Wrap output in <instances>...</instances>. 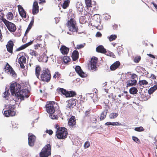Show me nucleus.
<instances>
[{"label": "nucleus", "mask_w": 157, "mask_h": 157, "mask_svg": "<svg viewBox=\"0 0 157 157\" xmlns=\"http://www.w3.org/2000/svg\"><path fill=\"white\" fill-rule=\"evenodd\" d=\"M26 58L25 57L22 56L18 59V63L20 65V67L21 68L24 69L25 68V66L24 64L26 63Z\"/></svg>", "instance_id": "nucleus-14"}, {"label": "nucleus", "mask_w": 157, "mask_h": 157, "mask_svg": "<svg viewBox=\"0 0 157 157\" xmlns=\"http://www.w3.org/2000/svg\"><path fill=\"white\" fill-rule=\"evenodd\" d=\"M136 69L139 72H145L146 71L145 68L140 66L137 67Z\"/></svg>", "instance_id": "nucleus-39"}, {"label": "nucleus", "mask_w": 157, "mask_h": 157, "mask_svg": "<svg viewBox=\"0 0 157 157\" xmlns=\"http://www.w3.org/2000/svg\"><path fill=\"white\" fill-rule=\"evenodd\" d=\"M67 26L69 30L73 32H77L78 28L76 25V23L75 20L71 18L67 23Z\"/></svg>", "instance_id": "nucleus-3"}, {"label": "nucleus", "mask_w": 157, "mask_h": 157, "mask_svg": "<svg viewBox=\"0 0 157 157\" xmlns=\"http://www.w3.org/2000/svg\"><path fill=\"white\" fill-rule=\"evenodd\" d=\"M85 2L87 7H90L91 6V0H85Z\"/></svg>", "instance_id": "nucleus-44"}, {"label": "nucleus", "mask_w": 157, "mask_h": 157, "mask_svg": "<svg viewBox=\"0 0 157 157\" xmlns=\"http://www.w3.org/2000/svg\"><path fill=\"white\" fill-rule=\"evenodd\" d=\"M57 90L58 93L65 95L66 97L67 96H68V92L65 89L63 88H58Z\"/></svg>", "instance_id": "nucleus-24"}, {"label": "nucleus", "mask_w": 157, "mask_h": 157, "mask_svg": "<svg viewBox=\"0 0 157 157\" xmlns=\"http://www.w3.org/2000/svg\"><path fill=\"white\" fill-rule=\"evenodd\" d=\"M121 125V124L120 123L117 122H112V125L113 126H118V125Z\"/></svg>", "instance_id": "nucleus-56"}, {"label": "nucleus", "mask_w": 157, "mask_h": 157, "mask_svg": "<svg viewBox=\"0 0 157 157\" xmlns=\"http://www.w3.org/2000/svg\"><path fill=\"white\" fill-rule=\"evenodd\" d=\"M68 92V96H66V97H72L76 95V93L74 91H70Z\"/></svg>", "instance_id": "nucleus-38"}, {"label": "nucleus", "mask_w": 157, "mask_h": 157, "mask_svg": "<svg viewBox=\"0 0 157 157\" xmlns=\"http://www.w3.org/2000/svg\"><path fill=\"white\" fill-rule=\"evenodd\" d=\"M38 78L42 81L48 82L51 78L50 71L48 68H44Z\"/></svg>", "instance_id": "nucleus-1"}, {"label": "nucleus", "mask_w": 157, "mask_h": 157, "mask_svg": "<svg viewBox=\"0 0 157 157\" xmlns=\"http://www.w3.org/2000/svg\"><path fill=\"white\" fill-rule=\"evenodd\" d=\"M68 134L67 129L65 127H61L57 130L56 135L58 139H63L67 137Z\"/></svg>", "instance_id": "nucleus-2"}, {"label": "nucleus", "mask_w": 157, "mask_h": 157, "mask_svg": "<svg viewBox=\"0 0 157 157\" xmlns=\"http://www.w3.org/2000/svg\"><path fill=\"white\" fill-rule=\"evenodd\" d=\"M90 146V143L89 141H86L85 143L84 147L85 148H87Z\"/></svg>", "instance_id": "nucleus-53"}, {"label": "nucleus", "mask_w": 157, "mask_h": 157, "mask_svg": "<svg viewBox=\"0 0 157 157\" xmlns=\"http://www.w3.org/2000/svg\"><path fill=\"white\" fill-rule=\"evenodd\" d=\"M51 146L50 144L45 145L40 153V157H48L51 154Z\"/></svg>", "instance_id": "nucleus-4"}, {"label": "nucleus", "mask_w": 157, "mask_h": 157, "mask_svg": "<svg viewBox=\"0 0 157 157\" xmlns=\"http://www.w3.org/2000/svg\"><path fill=\"white\" fill-rule=\"evenodd\" d=\"M137 91L138 90L135 87H132L129 89V92L131 94H136L137 93Z\"/></svg>", "instance_id": "nucleus-28"}, {"label": "nucleus", "mask_w": 157, "mask_h": 157, "mask_svg": "<svg viewBox=\"0 0 157 157\" xmlns=\"http://www.w3.org/2000/svg\"><path fill=\"white\" fill-rule=\"evenodd\" d=\"M15 96L18 99L24 100L25 98H28L29 95L26 94L25 90V89H22L21 90H19L15 94Z\"/></svg>", "instance_id": "nucleus-9"}, {"label": "nucleus", "mask_w": 157, "mask_h": 157, "mask_svg": "<svg viewBox=\"0 0 157 157\" xmlns=\"http://www.w3.org/2000/svg\"><path fill=\"white\" fill-rule=\"evenodd\" d=\"M71 0H65L63 1L64 2L63 3L62 7L64 9H66L69 6Z\"/></svg>", "instance_id": "nucleus-25"}, {"label": "nucleus", "mask_w": 157, "mask_h": 157, "mask_svg": "<svg viewBox=\"0 0 157 157\" xmlns=\"http://www.w3.org/2000/svg\"><path fill=\"white\" fill-rule=\"evenodd\" d=\"M140 86L146 85L148 84V82L145 80H140L139 82Z\"/></svg>", "instance_id": "nucleus-40"}, {"label": "nucleus", "mask_w": 157, "mask_h": 157, "mask_svg": "<svg viewBox=\"0 0 157 157\" xmlns=\"http://www.w3.org/2000/svg\"><path fill=\"white\" fill-rule=\"evenodd\" d=\"M41 68L39 65H37L35 68V75L37 78L40 77L41 73Z\"/></svg>", "instance_id": "nucleus-23"}, {"label": "nucleus", "mask_w": 157, "mask_h": 157, "mask_svg": "<svg viewBox=\"0 0 157 157\" xmlns=\"http://www.w3.org/2000/svg\"><path fill=\"white\" fill-rule=\"evenodd\" d=\"M151 77L153 79H155L156 78V76L154 74H152L151 76Z\"/></svg>", "instance_id": "nucleus-63"}, {"label": "nucleus", "mask_w": 157, "mask_h": 157, "mask_svg": "<svg viewBox=\"0 0 157 157\" xmlns=\"http://www.w3.org/2000/svg\"><path fill=\"white\" fill-rule=\"evenodd\" d=\"M137 75L136 74H133L131 76V79L132 80H136V78H137Z\"/></svg>", "instance_id": "nucleus-58"}, {"label": "nucleus", "mask_w": 157, "mask_h": 157, "mask_svg": "<svg viewBox=\"0 0 157 157\" xmlns=\"http://www.w3.org/2000/svg\"><path fill=\"white\" fill-rule=\"evenodd\" d=\"M42 45L41 44H37L34 45V48L36 49H38L39 48H42Z\"/></svg>", "instance_id": "nucleus-51"}, {"label": "nucleus", "mask_w": 157, "mask_h": 157, "mask_svg": "<svg viewBox=\"0 0 157 157\" xmlns=\"http://www.w3.org/2000/svg\"><path fill=\"white\" fill-rule=\"evenodd\" d=\"M107 55L108 56H109L111 57H112L114 58L115 57V56L114 54V53L111 52H108V54H107Z\"/></svg>", "instance_id": "nucleus-52"}, {"label": "nucleus", "mask_w": 157, "mask_h": 157, "mask_svg": "<svg viewBox=\"0 0 157 157\" xmlns=\"http://www.w3.org/2000/svg\"><path fill=\"white\" fill-rule=\"evenodd\" d=\"M120 63L119 61H117L114 62L110 66V68L111 71L116 70L120 65Z\"/></svg>", "instance_id": "nucleus-19"}, {"label": "nucleus", "mask_w": 157, "mask_h": 157, "mask_svg": "<svg viewBox=\"0 0 157 157\" xmlns=\"http://www.w3.org/2000/svg\"><path fill=\"white\" fill-rule=\"evenodd\" d=\"M21 88V85L17 82L11 84L10 86V90L11 94L13 95L14 96L17 92L19 90H20Z\"/></svg>", "instance_id": "nucleus-7"}, {"label": "nucleus", "mask_w": 157, "mask_h": 157, "mask_svg": "<svg viewBox=\"0 0 157 157\" xmlns=\"http://www.w3.org/2000/svg\"><path fill=\"white\" fill-rule=\"evenodd\" d=\"M3 22L10 32H14L15 31L16 27L14 24L9 21L6 19H4Z\"/></svg>", "instance_id": "nucleus-8"}, {"label": "nucleus", "mask_w": 157, "mask_h": 157, "mask_svg": "<svg viewBox=\"0 0 157 157\" xmlns=\"http://www.w3.org/2000/svg\"><path fill=\"white\" fill-rule=\"evenodd\" d=\"M91 113V110L90 109H88L86 110L84 113L85 117H88L90 116Z\"/></svg>", "instance_id": "nucleus-46"}, {"label": "nucleus", "mask_w": 157, "mask_h": 157, "mask_svg": "<svg viewBox=\"0 0 157 157\" xmlns=\"http://www.w3.org/2000/svg\"><path fill=\"white\" fill-rule=\"evenodd\" d=\"M14 105L12 106L11 105H10L9 106V108L10 109L4 111V115L6 117L14 116L16 114V112L13 110L14 109Z\"/></svg>", "instance_id": "nucleus-10"}, {"label": "nucleus", "mask_w": 157, "mask_h": 157, "mask_svg": "<svg viewBox=\"0 0 157 157\" xmlns=\"http://www.w3.org/2000/svg\"><path fill=\"white\" fill-rule=\"evenodd\" d=\"M63 62L65 63H67L69 62L71 60V59L69 57L67 56H65L63 58Z\"/></svg>", "instance_id": "nucleus-42"}, {"label": "nucleus", "mask_w": 157, "mask_h": 157, "mask_svg": "<svg viewBox=\"0 0 157 157\" xmlns=\"http://www.w3.org/2000/svg\"><path fill=\"white\" fill-rule=\"evenodd\" d=\"M19 13L21 17L26 18V13L22 6L21 5L17 6Z\"/></svg>", "instance_id": "nucleus-16"}, {"label": "nucleus", "mask_w": 157, "mask_h": 157, "mask_svg": "<svg viewBox=\"0 0 157 157\" xmlns=\"http://www.w3.org/2000/svg\"><path fill=\"white\" fill-rule=\"evenodd\" d=\"M46 132L47 133L49 134L50 135H51L53 133V131L51 129L49 130H47L46 131Z\"/></svg>", "instance_id": "nucleus-57"}, {"label": "nucleus", "mask_w": 157, "mask_h": 157, "mask_svg": "<svg viewBox=\"0 0 157 157\" xmlns=\"http://www.w3.org/2000/svg\"><path fill=\"white\" fill-rule=\"evenodd\" d=\"M6 18L9 20H11L13 18V15L12 12H9L7 13L6 15Z\"/></svg>", "instance_id": "nucleus-29"}, {"label": "nucleus", "mask_w": 157, "mask_h": 157, "mask_svg": "<svg viewBox=\"0 0 157 157\" xmlns=\"http://www.w3.org/2000/svg\"><path fill=\"white\" fill-rule=\"evenodd\" d=\"M68 125L70 126L73 127L76 125V122L75 120V118L74 116H72L69 119L68 122Z\"/></svg>", "instance_id": "nucleus-18"}, {"label": "nucleus", "mask_w": 157, "mask_h": 157, "mask_svg": "<svg viewBox=\"0 0 157 157\" xmlns=\"http://www.w3.org/2000/svg\"><path fill=\"white\" fill-rule=\"evenodd\" d=\"M60 76V74L59 73V72L56 71V72L55 74L53 75V77L55 78H59Z\"/></svg>", "instance_id": "nucleus-49"}, {"label": "nucleus", "mask_w": 157, "mask_h": 157, "mask_svg": "<svg viewBox=\"0 0 157 157\" xmlns=\"http://www.w3.org/2000/svg\"><path fill=\"white\" fill-rule=\"evenodd\" d=\"M98 60V59L97 57L94 56L92 57L88 64V67L92 71H95L98 69L97 66Z\"/></svg>", "instance_id": "nucleus-5"}, {"label": "nucleus", "mask_w": 157, "mask_h": 157, "mask_svg": "<svg viewBox=\"0 0 157 157\" xmlns=\"http://www.w3.org/2000/svg\"><path fill=\"white\" fill-rule=\"evenodd\" d=\"M61 52L63 55H67L68 54L69 51V48L66 46L63 45L60 48Z\"/></svg>", "instance_id": "nucleus-20"}, {"label": "nucleus", "mask_w": 157, "mask_h": 157, "mask_svg": "<svg viewBox=\"0 0 157 157\" xmlns=\"http://www.w3.org/2000/svg\"><path fill=\"white\" fill-rule=\"evenodd\" d=\"M157 89V86L156 85H155L153 87H151L148 90V93L150 94H152Z\"/></svg>", "instance_id": "nucleus-31"}, {"label": "nucleus", "mask_w": 157, "mask_h": 157, "mask_svg": "<svg viewBox=\"0 0 157 157\" xmlns=\"http://www.w3.org/2000/svg\"><path fill=\"white\" fill-rule=\"evenodd\" d=\"M136 80L129 79L127 82V86H135L136 84Z\"/></svg>", "instance_id": "nucleus-22"}, {"label": "nucleus", "mask_w": 157, "mask_h": 157, "mask_svg": "<svg viewBox=\"0 0 157 157\" xmlns=\"http://www.w3.org/2000/svg\"><path fill=\"white\" fill-rule=\"evenodd\" d=\"M21 47V48H22V49L23 50V49H25L26 47H27V45L26 44H25L24 45H22Z\"/></svg>", "instance_id": "nucleus-60"}, {"label": "nucleus", "mask_w": 157, "mask_h": 157, "mask_svg": "<svg viewBox=\"0 0 157 157\" xmlns=\"http://www.w3.org/2000/svg\"><path fill=\"white\" fill-rule=\"evenodd\" d=\"M132 140L136 143L140 144V140L136 137L133 136L132 137Z\"/></svg>", "instance_id": "nucleus-48"}, {"label": "nucleus", "mask_w": 157, "mask_h": 157, "mask_svg": "<svg viewBox=\"0 0 157 157\" xmlns=\"http://www.w3.org/2000/svg\"><path fill=\"white\" fill-rule=\"evenodd\" d=\"M118 116L117 113H112L109 115V117L110 119H113L116 118Z\"/></svg>", "instance_id": "nucleus-34"}, {"label": "nucleus", "mask_w": 157, "mask_h": 157, "mask_svg": "<svg viewBox=\"0 0 157 157\" xmlns=\"http://www.w3.org/2000/svg\"><path fill=\"white\" fill-rule=\"evenodd\" d=\"M117 38V36L116 35H112L109 37V39L110 41H111L115 40Z\"/></svg>", "instance_id": "nucleus-43"}, {"label": "nucleus", "mask_w": 157, "mask_h": 157, "mask_svg": "<svg viewBox=\"0 0 157 157\" xmlns=\"http://www.w3.org/2000/svg\"><path fill=\"white\" fill-rule=\"evenodd\" d=\"M147 55L149 56L150 57H151V58H154V59L155 58V56L151 54H147Z\"/></svg>", "instance_id": "nucleus-62"}, {"label": "nucleus", "mask_w": 157, "mask_h": 157, "mask_svg": "<svg viewBox=\"0 0 157 157\" xmlns=\"http://www.w3.org/2000/svg\"><path fill=\"white\" fill-rule=\"evenodd\" d=\"M50 114L49 115L50 117L52 119L57 120L58 118V115L56 114V113L54 114L53 113H50Z\"/></svg>", "instance_id": "nucleus-35"}, {"label": "nucleus", "mask_w": 157, "mask_h": 157, "mask_svg": "<svg viewBox=\"0 0 157 157\" xmlns=\"http://www.w3.org/2000/svg\"><path fill=\"white\" fill-rule=\"evenodd\" d=\"M28 136L29 145L31 147H33L34 145L36 137L34 135L30 133H28Z\"/></svg>", "instance_id": "nucleus-12"}, {"label": "nucleus", "mask_w": 157, "mask_h": 157, "mask_svg": "<svg viewBox=\"0 0 157 157\" xmlns=\"http://www.w3.org/2000/svg\"><path fill=\"white\" fill-rule=\"evenodd\" d=\"M33 43V40L30 41L28 43H26V44H27V47H28V46L32 44Z\"/></svg>", "instance_id": "nucleus-61"}, {"label": "nucleus", "mask_w": 157, "mask_h": 157, "mask_svg": "<svg viewBox=\"0 0 157 157\" xmlns=\"http://www.w3.org/2000/svg\"><path fill=\"white\" fill-rule=\"evenodd\" d=\"M4 69L6 72L10 74L12 77L15 78L17 77V74L8 63H6Z\"/></svg>", "instance_id": "nucleus-11"}, {"label": "nucleus", "mask_w": 157, "mask_h": 157, "mask_svg": "<svg viewBox=\"0 0 157 157\" xmlns=\"http://www.w3.org/2000/svg\"><path fill=\"white\" fill-rule=\"evenodd\" d=\"M76 7L78 10L79 12H81L82 11L83 6L81 2H78L76 4Z\"/></svg>", "instance_id": "nucleus-26"}, {"label": "nucleus", "mask_w": 157, "mask_h": 157, "mask_svg": "<svg viewBox=\"0 0 157 157\" xmlns=\"http://www.w3.org/2000/svg\"><path fill=\"white\" fill-rule=\"evenodd\" d=\"M75 71L79 75L82 77H84L86 76V74L83 72L81 67L79 66H77L75 68Z\"/></svg>", "instance_id": "nucleus-17"}, {"label": "nucleus", "mask_w": 157, "mask_h": 157, "mask_svg": "<svg viewBox=\"0 0 157 157\" xmlns=\"http://www.w3.org/2000/svg\"><path fill=\"white\" fill-rule=\"evenodd\" d=\"M141 57L140 56H137L134 57L133 61L135 63H138L141 60Z\"/></svg>", "instance_id": "nucleus-37"}, {"label": "nucleus", "mask_w": 157, "mask_h": 157, "mask_svg": "<svg viewBox=\"0 0 157 157\" xmlns=\"http://www.w3.org/2000/svg\"><path fill=\"white\" fill-rule=\"evenodd\" d=\"M107 110H105L103 112L101 115L100 119L101 120H104L106 117L107 113Z\"/></svg>", "instance_id": "nucleus-30"}, {"label": "nucleus", "mask_w": 157, "mask_h": 157, "mask_svg": "<svg viewBox=\"0 0 157 157\" xmlns=\"http://www.w3.org/2000/svg\"><path fill=\"white\" fill-rule=\"evenodd\" d=\"M30 54L32 56L35 57L38 56L39 55V54L37 52L32 50H30Z\"/></svg>", "instance_id": "nucleus-32"}, {"label": "nucleus", "mask_w": 157, "mask_h": 157, "mask_svg": "<svg viewBox=\"0 0 157 157\" xmlns=\"http://www.w3.org/2000/svg\"><path fill=\"white\" fill-rule=\"evenodd\" d=\"M34 21V19L33 18L32 19V20L31 21L29 25L32 26L33 24Z\"/></svg>", "instance_id": "nucleus-59"}, {"label": "nucleus", "mask_w": 157, "mask_h": 157, "mask_svg": "<svg viewBox=\"0 0 157 157\" xmlns=\"http://www.w3.org/2000/svg\"><path fill=\"white\" fill-rule=\"evenodd\" d=\"M4 15L3 13H0V21H3L4 19H6L4 18Z\"/></svg>", "instance_id": "nucleus-54"}, {"label": "nucleus", "mask_w": 157, "mask_h": 157, "mask_svg": "<svg viewBox=\"0 0 157 157\" xmlns=\"http://www.w3.org/2000/svg\"><path fill=\"white\" fill-rule=\"evenodd\" d=\"M67 102V104L66 106V109L67 110L70 109H71L73 107H72V105H71V103H70V102L68 100Z\"/></svg>", "instance_id": "nucleus-45"}, {"label": "nucleus", "mask_w": 157, "mask_h": 157, "mask_svg": "<svg viewBox=\"0 0 157 157\" xmlns=\"http://www.w3.org/2000/svg\"><path fill=\"white\" fill-rule=\"evenodd\" d=\"M39 11V7L37 1L34 2L33 5L32 13L33 15L37 14Z\"/></svg>", "instance_id": "nucleus-15"}, {"label": "nucleus", "mask_w": 157, "mask_h": 157, "mask_svg": "<svg viewBox=\"0 0 157 157\" xmlns=\"http://www.w3.org/2000/svg\"><path fill=\"white\" fill-rule=\"evenodd\" d=\"M14 45V44L12 40H10L8 41L6 46L7 51L9 52L11 54L13 53V50Z\"/></svg>", "instance_id": "nucleus-13"}, {"label": "nucleus", "mask_w": 157, "mask_h": 157, "mask_svg": "<svg viewBox=\"0 0 157 157\" xmlns=\"http://www.w3.org/2000/svg\"><path fill=\"white\" fill-rule=\"evenodd\" d=\"M135 130L137 132H142L144 131V129L142 126L138 127H136L135 128Z\"/></svg>", "instance_id": "nucleus-47"}, {"label": "nucleus", "mask_w": 157, "mask_h": 157, "mask_svg": "<svg viewBox=\"0 0 157 157\" xmlns=\"http://www.w3.org/2000/svg\"><path fill=\"white\" fill-rule=\"evenodd\" d=\"M71 57L74 61H76L79 58V53L77 50H74L73 52Z\"/></svg>", "instance_id": "nucleus-21"}, {"label": "nucleus", "mask_w": 157, "mask_h": 157, "mask_svg": "<svg viewBox=\"0 0 157 157\" xmlns=\"http://www.w3.org/2000/svg\"><path fill=\"white\" fill-rule=\"evenodd\" d=\"M40 61L44 63H46L48 60V57L45 56H44L40 59Z\"/></svg>", "instance_id": "nucleus-41"}, {"label": "nucleus", "mask_w": 157, "mask_h": 157, "mask_svg": "<svg viewBox=\"0 0 157 157\" xmlns=\"http://www.w3.org/2000/svg\"><path fill=\"white\" fill-rule=\"evenodd\" d=\"M70 102L71 105L72 106H75L76 104V102L77 100L76 99L71 98V99L68 100Z\"/></svg>", "instance_id": "nucleus-33"}, {"label": "nucleus", "mask_w": 157, "mask_h": 157, "mask_svg": "<svg viewBox=\"0 0 157 157\" xmlns=\"http://www.w3.org/2000/svg\"><path fill=\"white\" fill-rule=\"evenodd\" d=\"M85 45V44H81L79 45H77L76 46V48L78 49L82 48L84 47Z\"/></svg>", "instance_id": "nucleus-50"}, {"label": "nucleus", "mask_w": 157, "mask_h": 157, "mask_svg": "<svg viewBox=\"0 0 157 157\" xmlns=\"http://www.w3.org/2000/svg\"><path fill=\"white\" fill-rule=\"evenodd\" d=\"M9 90L8 89L6 88L5 91L4 92V98H6L7 97H8L10 95V93L9 92Z\"/></svg>", "instance_id": "nucleus-36"}, {"label": "nucleus", "mask_w": 157, "mask_h": 157, "mask_svg": "<svg viewBox=\"0 0 157 157\" xmlns=\"http://www.w3.org/2000/svg\"><path fill=\"white\" fill-rule=\"evenodd\" d=\"M151 4H152L155 7V8L157 10V5L154 2H151Z\"/></svg>", "instance_id": "nucleus-64"}, {"label": "nucleus", "mask_w": 157, "mask_h": 157, "mask_svg": "<svg viewBox=\"0 0 157 157\" xmlns=\"http://www.w3.org/2000/svg\"><path fill=\"white\" fill-rule=\"evenodd\" d=\"M46 2V0H39V3L40 5H43Z\"/></svg>", "instance_id": "nucleus-55"}, {"label": "nucleus", "mask_w": 157, "mask_h": 157, "mask_svg": "<svg viewBox=\"0 0 157 157\" xmlns=\"http://www.w3.org/2000/svg\"><path fill=\"white\" fill-rule=\"evenodd\" d=\"M55 102L54 101H49L47 102L46 105V110L49 113H53L55 111Z\"/></svg>", "instance_id": "nucleus-6"}, {"label": "nucleus", "mask_w": 157, "mask_h": 157, "mask_svg": "<svg viewBox=\"0 0 157 157\" xmlns=\"http://www.w3.org/2000/svg\"><path fill=\"white\" fill-rule=\"evenodd\" d=\"M99 52L106 54V53H107V51L102 45H99Z\"/></svg>", "instance_id": "nucleus-27"}]
</instances>
